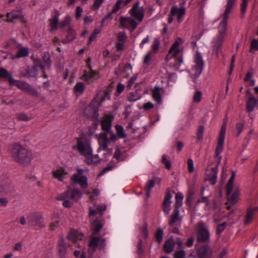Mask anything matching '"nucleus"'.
Here are the masks:
<instances>
[{
	"label": "nucleus",
	"mask_w": 258,
	"mask_h": 258,
	"mask_svg": "<svg viewBox=\"0 0 258 258\" xmlns=\"http://www.w3.org/2000/svg\"><path fill=\"white\" fill-rule=\"evenodd\" d=\"M154 56L152 51H149L144 56L143 64L144 67H148L151 63V61Z\"/></svg>",
	"instance_id": "33"
},
{
	"label": "nucleus",
	"mask_w": 258,
	"mask_h": 258,
	"mask_svg": "<svg viewBox=\"0 0 258 258\" xmlns=\"http://www.w3.org/2000/svg\"><path fill=\"white\" fill-rule=\"evenodd\" d=\"M79 238L78 232L74 229L71 230L70 232L67 235V238L69 240L75 241Z\"/></svg>",
	"instance_id": "42"
},
{
	"label": "nucleus",
	"mask_w": 258,
	"mask_h": 258,
	"mask_svg": "<svg viewBox=\"0 0 258 258\" xmlns=\"http://www.w3.org/2000/svg\"><path fill=\"white\" fill-rule=\"evenodd\" d=\"M204 132V126H203V125L200 126L198 129L197 133V138L199 140H201L203 139Z\"/></svg>",
	"instance_id": "56"
},
{
	"label": "nucleus",
	"mask_w": 258,
	"mask_h": 258,
	"mask_svg": "<svg viewBox=\"0 0 258 258\" xmlns=\"http://www.w3.org/2000/svg\"><path fill=\"white\" fill-rule=\"evenodd\" d=\"M182 42V39L178 38L169 49L165 58L166 62L174 70H178L180 66L183 61L182 52L179 49V46Z\"/></svg>",
	"instance_id": "3"
},
{
	"label": "nucleus",
	"mask_w": 258,
	"mask_h": 258,
	"mask_svg": "<svg viewBox=\"0 0 258 258\" xmlns=\"http://www.w3.org/2000/svg\"><path fill=\"white\" fill-rule=\"evenodd\" d=\"M226 35L227 32L226 30L218 28V34L213 38L212 41L213 52L215 53L217 57L222 52L221 46Z\"/></svg>",
	"instance_id": "7"
},
{
	"label": "nucleus",
	"mask_w": 258,
	"mask_h": 258,
	"mask_svg": "<svg viewBox=\"0 0 258 258\" xmlns=\"http://www.w3.org/2000/svg\"><path fill=\"white\" fill-rule=\"evenodd\" d=\"M130 17H125L121 16L120 18V24L122 28L126 29L131 26L133 31L135 30L138 24L142 22L144 18V10L142 6H140V2L137 1L129 10Z\"/></svg>",
	"instance_id": "1"
},
{
	"label": "nucleus",
	"mask_w": 258,
	"mask_h": 258,
	"mask_svg": "<svg viewBox=\"0 0 258 258\" xmlns=\"http://www.w3.org/2000/svg\"><path fill=\"white\" fill-rule=\"evenodd\" d=\"M7 22H12L14 20L16 19H20L23 22H25L24 17L22 15L21 11H13L10 13H8L7 15Z\"/></svg>",
	"instance_id": "24"
},
{
	"label": "nucleus",
	"mask_w": 258,
	"mask_h": 258,
	"mask_svg": "<svg viewBox=\"0 0 258 258\" xmlns=\"http://www.w3.org/2000/svg\"><path fill=\"white\" fill-rule=\"evenodd\" d=\"M226 225V222H224L222 224H219L216 228L217 234H220L225 229Z\"/></svg>",
	"instance_id": "58"
},
{
	"label": "nucleus",
	"mask_w": 258,
	"mask_h": 258,
	"mask_svg": "<svg viewBox=\"0 0 258 258\" xmlns=\"http://www.w3.org/2000/svg\"><path fill=\"white\" fill-rule=\"evenodd\" d=\"M77 149L80 155L85 157V160L88 156L92 155L93 150L91 147V140L87 137L79 138L76 145Z\"/></svg>",
	"instance_id": "5"
},
{
	"label": "nucleus",
	"mask_w": 258,
	"mask_h": 258,
	"mask_svg": "<svg viewBox=\"0 0 258 258\" xmlns=\"http://www.w3.org/2000/svg\"><path fill=\"white\" fill-rule=\"evenodd\" d=\"M185 13V8L183 6H181L180 8L176 6H174L170 10V15L171 16H176L178 22L181 23L182 21Z\"/></svg>",
	"instance_id": "14"
},
{
	"label": "nucleus",
	"mask_w": 258,
	"mask_h": 258,
	"mask_svg": "<svg viewBox=\"0 0 258 258\" xmlns=\"http://www.w3.org/2000/svg\"><path fill=\"white\" fill-rule=\"evenodd\" d=\"M70 21L71 17L69 15H67L64 17V20L61 23H60V27L62 28H63L64 27L68 25L70 23Z\"/></svg>",
	"instance_id": "57"
},
{
	"label": "nucleus",
	"mask_w": 258,
	"mask_h": 258,
	"mask_svg": "<svg viewBox=\"0 0 258 258\" xmlns=\"http://www.w3.org/2000/svg\"><path fill=\"white\" fill-rule=\"evenodd\" d=\"M179 210H174V213L170 216V219L169 221L170 226L173 227L175 223L178 224V226H180L181 219L179 217Z\"/></svg>",
	"instance_id": "27"
},
{
	"label": "nucleus",
	"mask_w": 258,
	"mask_h": 258,
	"mask_svg": "<svg viewBox=\"0 0 258 258\" xmlns=\"http://www.w3.org/2000/svg\"><path fill=\"white\" fill-rule=\"evenodd\" d=\"M76 38V33L75 31L72 30H70L68 32L66 39L63 40L62 41L63 43H66L68 42L72 41L74 40Z\"/></svg>",
	"instance_id": "45"
},
{
	"label": "nucleus",
	"mask_w": 258,
	"mask_h": 258,
	"mask_svg": "<svg viewBox=\"0 0 258 258\" xmlns=\"http://www.w3.org/2000/svg\"><path fill=\"white\" fill-rule=\"evenodd\" d=\"M28 224L30 226H37L43 228L45 225L43 220V216L40 212H34L29 214L27 217Z\"/></svg>",
	"instance_id": "10"
},
{
	"label": "nucleus",
	"mask_w": 258,
	"mask_h": 258,
	"mask_svg": "<svg viewBox=\"0 0 258 258\" xmlns=\"http://www.w3.org/2000/svg\"><path fill=\"white\" fill-rule=\"evenodd\" d=\"M215 210V213L214 215V221L216 222H219L223 219V217L220 216V214L221 212L219 209H216Z\"/></svg>",
	"instance_id": "54"
},
{
	"label": "nucleus",
	"mask_w": 258,
	"mask_h": 258,
	"mask_svg": "<svg viewBox=\"0 0 258 258\" xmlns=\"http://www.w3.org/2000/svg\"><path fill=\"white\" fill-rule=\"evenodd\" d=\"M185 252L183 250H180L175 252L174 258H184Z\"/></svg>",
	"instance_id": "60"
},
{
	"label": "nucleus",
	"mask_w": 258,
	"mask_h": 258,
	"mask_svg": "<svg viewBox=\"0 0 258 258\" xmlns=\"http://www.w3.org/2000/svg\"><path fill=\"white\" fill-rule=\"evenodd\" d=\"M175 244V242L173 239H170L165 241L163 246L165 252L166 253L171 252L174 249Z\"/></svg>",
	"instance_id": "31"
},
{
	"label": "nucleus",
	"mask_w": 258,
	"mask_h": 258,
	"mask_svg": "<svg viewBox=\"0 0 258 258\" xmlns=\"http://www.w3.org/2000/svg\"><path fill=\"white\" fill-rule=\"evenodd\" d=\"M88 66L90 70L88 72L87 71H84L82 79H83L87 84H89L92 83V79H94L95 77L97 76L98 72L92 70L89 64H88Z\"/></svg>",
	"instance_id": "20"
},
{
	"label": "nucleus",
	"mask_w": 258,
	"mask_h": 258,
	"mask_svg": "<svg viewBox=\"0 0 258 258\" xmlns=\"http://www.w3.org/2000/svg\"><path fill=\"white\" fill-rule=\"evenodd\" d=\"M142 97V95L137 91L130 92L127 96V100L130 102H135Z\"/></svg>",
	"instance_id": "38"
},
{
	"label": "nucleus",
	"mask_w": 258,
	"mask_h": 258,
	"mask_svg": "<svg viewBox=\"0 0 258 258\" xmlns=\"http://www.w3.org/2000/svg\"><path fill=\"white\" fill-rule=\"evenodd\" d=\"M253 50L258 51V41L255 39L252 40L251 43L250 51L252 52Z\"/></svg>",
	"instance_id": "61"
},
{
	"label": "nucleus",
	"mask_w": 258,
	"mask_h": 258,
	"mask_svg": "<svg viewBox=\"0 0 258 258\" xmlns=\"http://www.w3.org/2000/svg\"><path fill=\"white\" fill-rule=\"evenodd\" d=\"M165 90L163 87L155 86L151 90L152 97L158 104L162 103V95L164 94Z\"/></svg>",
	"instance_id": "17"
},
{
	"label": "nucleus",
	"mask_w": 258,
	"mask_h": 258,
	"mask_svg": "<svg viewBox=\"0 0 258 258\" xmlns=\"http://www.w3.org/2000/svg\"><path fill=\"white\" fill-rule=\"evenodd\" d=\"M213 253V250L208 245L201 247L198 251V256L200 258H211Z\"/></svg>",
	"instance_id": "22"
},
{
	"label": "nucleus",
	"mask_w": 258,
	"mask_h": 258,
	"mask_svg": "<svg viewBox=\"0 0 258 258\" xmlns=\"http://www.w3.org/2000/svg\"><path fill=\"white\" fill-rule=\"evenodd\" d=\"M105 245V240L98 237H92L90 239L89 246L94 250L95 248L98 247L99 248H103Z\"/></svg>",
	"instance_id": "18"
},
{
	"label": "nucleus",
	"mask_w": 258,
	"mask_h": 258,
	"mask_svg": "<svg viewBox=\"0 0 258 258\" xmlns=\"http://www.w3.org/2000/svg\"><path fill=\"white\" fill-rule=\"evenodd\" d=\"M59 216L57 213H54L52 219V222L49 224L50 230H54L59 226Z\"/></svg>",
	"instance_id": "32"
},
{
	"label": "nucleus",
	"mask_w": 258,
	"mask_h": 258,
	"mask_svg": "<svg viewBox=\"0 0 258 258\" xmlns=\"http://www.w3.org/2000/svg\"><path fill=\"white\" fill-rule=\"evenodd\" d=\"M163 230L162 229H158L155 233V238L157 242H161L163 238Z\"/></svg>",
	"instance_id": "51"
},
{
	"label": "nucleus",
	"mask_w": 258,
	"mask_h": 258,
	"mask_svg": "<svg viewBox=\"0 0 258 258\" xmlns=\"http://www.w3.org/2000/svg\"><path fill=\"white\" fill-rule=\"evenodd\" d=\"M121 69H123V72H128V73L125 74V77H128L132 73V66L130 63L127 64L125 66L123 64H120L118 67L119 71H121Z\"/></svg>",
	"instance_id": "40"
},
{
	"label": "nucleus",
	"mask_w": 258,
	"mask_h": 258,
	"mask_svg": "<svg viewBox=\"0 0 258 258\" xmlns=\"http://www.w3.org/2000/svg\"><path fill=\"white\" fill-rule=\"evenodd\" d=\"M14 160L23 166L30 164L33 155L30 151L19 143L14 144L11 150Z\"/></svg>",
	"instance_id": "2"
},
{
	"label": "nucleus",
	"mask_w": 258,
	"mask_h": 258,
	"mask_svg": "<svg viewBox=\"0 0 258 258\" xmlns=\"http://www.w3.org/2000/svg\"><path fill=\"white\" fill-rule=\"evenodd\" d=\"M85 169L77 168V172L74 173L71 180L75 184H78L82 188H86L88 187V178L84 173Z\"/></svg>",
	"instance_id": "9"
},
{
	"label": "nucleus",
	"mask_w": 258,
	"mask_h": 258,
	"mask_svg": "<svg viewBox=\"0 0 258 258\" xmlns=\"http://www.w3.org/2000/svg\"><path fill=\"white\" fill-rule=\"evenodd\" d=\"M43 61L47 67H50L51 64V61L50 59V55L47 52H45L43 57Z\"/></svg>",
	"instance_id": "52"
},
{
	"label": "nucleus",
	"mask_w": 258,
	"mask_h": 258,
	"mask_svg": "<svg viewBox=\"0 0 258 258\" xmlns=\"http://www.w3.org/2000/svg\"><path fill=\"white\" fill-rule=\"evenodd\" d=\"M117 139V137L113 133H110L109 138H108L106 133H100L98 138L99 147L97 152L99 153L101 151H105L108 148V144L111 142H115Z\"/></svg>",
	"instance_id": "8"
},
{
	"label": "nucleus",
	"mask_w": 258,
	"mask_h": 258,
	"mask_svg": "<svg viewBox=\"0 0 258 258\" xmlns=\"http://www.w3.org/2000/svg\"><path fill=\"white\" fill-rule=\"evenodd\" d=\"M154 107V105L150 102H148L145 103L143 106V108L145 110H148L153 108Z\"/></svg>",
	"instance_id": "64"
},
{
	"label": "nucleus",
	"mask_w": 258,
	"mask_h": 258,
	"mask_svg": "<svg viewBox=\"0 0 258 258\" xmlns=\"http://www.w3.org/2000/svg\"><path fill=\"white\" fill-rule=\"evenodd\" d=\"M29 50L27 47H21L14 58H19L21 57H26L28 55Z\"/></svg>",
	"instance_id": "35"
},
{
	"label": "nucleus",
	"mask_w": 258,
	"mask_h": 258,
	"mask_svg": "<svg viewBox=\"0 0 258 258\" xmlns=\"http://www.w3.org/2000/svg\"><path fill=\"white\" fill-rule=\"evenodd\" d=\"M82 12L83 9L80 6L77 7L75 12V18L77 20L79 19L81 17Z\"/></svg>",
	"instance_id": "59"
},
{
	"label": "nucleus",
	"mask_w": 258,
	"mask_h": 258,
	"mask_svg": "<svg viewBox=\"0 0 258 258\" xmlns=\"http://www.w3.org/2000/svg\"><path fill=\"white\" fill-rule=\"evenodd\" d=\"M225 132L226 124L224 123L221 126L218 140L224 141Z\"/></svg>",
	"instance_id": "53"
},
{
	"label": "nucleus",
	"mask_w": 258,
	"mask_h": 258,
	"mask_svg": "<svg viewBox=\"0 0 258 258\" xmlns=\"http://www.w3.org/2000/svg\"><path fill=\"white\" fill-rule=\"evenodd\" d=\"M258 211V207L250 206L247 209L246 215L245 217V224H249L253 219V217L255 214Z\"/></svg>",
	"instance_id": "21"
},
{
	"label": "nucleus",
	"mask_w": 258,
	"mask_h": 258,
	"mask_svg": "<svg viewBox=\"0 0 258 258\" xmlns=\"http://www.w3.org/2000/svg\"><path fill=\"white\" fill-rule=\"evenodd\" d=\"M160 45V41L158 38H155L153 44L151 46L152 49V52L154 53V54L156 53V52L159 49Z\"/></svg>",
	"instance_id": "48"
},
{
	"label": "nucleus",
	"mask_w": 258,
	"mask_h": 258,
	"mask_svg": "<svg viewBox=\"0 0 258 258\" xmlns=\"http://www.w3.org/2000/svg\"><path fill=\"white\" fill-rule=\"evenodd\" d=\"M244 127V124L242 123H237L235 127L233 129V133L236 136L239 137L240 133L242 132Z\"/></svg>",
	"instance_id": "43"
},
{
	"label": "nucleus",
	"mask_w": 258,
	"mask_h": 258,
	"mask_svg": "<svg viewBox=\"0 0 258 258\" xmlns=\"http://www.w3.org/2000/svg\"><path fill=\"white\" fill-rule=\"evenodd\" d=\"M30 85L25 82L19 81L16 82V86L20 89L27 92Z\"/></svg>",
	"instance_id": "44"
},
{
	"label": "nucleus",
	"mask_w": 258,
	"mask_h": 258,
	"mask_svg": "<svg viewBox=\"0 0 258 258\" xmlns=\"http://www.w3.org/2000/svg\"><path fill=\"white\" fill-rule=\"evenodd\" d=\"M155 181L154 180H150L146 185V195L148 197H150V190L154 186Z\"/></svg>",
	"instance_id": "47"
},
{
	"label": "nucleus",
	"mask_w": 258,
	"mask_h": 258,
	"mask_svg": "<svg viewBox=\"0 0 258 258\" xmlns=\"http://www.w3.org/2000/svg\"><path fill=\"white\" fill-rule=\"evenodd\" d=\"M238 195L239 192L236 191L228 197V201L226 203V205H227V208L228 209H230V206L228 205L229 204L233 205L237 201Z\"/></svg>",
	"instance_id": "34"
},
{
	"label": "nucleus",
	"mask_w": 258,
	"mask_h": 258,
	"mask_svg": "<svg viewBox=\"0 0 258 258\" xmlns=\"http://www.w3.org/2000/svg\"><path fill=\"white\" fill-rule=\"evenodd\" d=\"M123 0H117L111 10V13H116L121 8Z\"/></svg>",
	"instance_id": "46"
},
{
	"label": "nucleus",
	"mask_w": 258,
	"mask_h": 258,
	"mask_svg": "<svg viewBox=\"0 0 258 258\" xmlns=\"http://www.w3.org/2000/svg\"><path fill=\"white\" fill-rule=\"evenodd\" d=\"M115 129L117 135L119 138H125L126 137L124 128L121 125H116Z\"/></svg>",
	"instance_id": "41"
},
{
	"label": "nucleus",
	"mask_w": 258,
	"mask_h": 258,
	"mask_svg": "<svg viewBox=\"0 0 258 258\" xmlns=\"http://www.w3.org/2000/svg\"><path fill=\"white\" fill-rule=\"evenodd\" d=\"M105 1V0H95L91 7L92 9L93 10H97Z\"/></svg>",
	"instance_id": "50"
},
{
	"label": "nucleus",
	"mask_w": 258,
	"mask_h": 258,
	"mask_svg": "<svg viewBox=\"0 0 258 258\" xmlns=\"http://www.w3.org/2000/svg\"><path fill=\"white\" fill-rule=\"evenodd\" d=\"M57 248L59 257L60 258H64L66 254V249L63 238L60 239Z\"/></svg>",
	"instance_id": "30"
},
{
	"label": "nucleus",
	"mask_w": 258,
	"mask_h": 258,
	"mask_svg": "<svg viewBox=\"0 0 258 258\" xmlns=\"http://www.w3.org/2000/svg\"><path fill=\"white\" fill-rule=\"evenodd\" d=\"M104 94V97L101 96L100 97V95H101V92L99 93L97 97L94 98V99L91 102V103L84 109V115H85L87 117L90 118H97L99 114H98V108L95 106L94 104H95L96 102L97 101V99H98L99 102L98 103V104H100L104 100H105V97L107 96V93Z\"/></svg>",
	"instance_id": "6"
},
{
	"label": "nucleus",
	"mask_w": 258,
	"mask_h": 258,
	"mask_svg": "<svg viewBox=\"0 0 258 258\" xmlns=\"http://www.w3.org/2000/svg\"><path fill=\"white\" fill-rule=\"evenodd\" d=\"M89 213V217L90 221L92 223V229L95 233H98L102 229L103 222L101 220L96 219L98 212L96 210L93 209L92 207H90Z\"/></svg>",
	"instance_id": "13"
},
{
	"label": "nucleus",
	"mask_w": 258,
	"mask_h": 258,
	"mask_svg": "<svg viewBox=\"0 0 258 258\" xmlns=\"http://www.w3.org/2000/svg\"><path fill=\"white\" fill-rule=\"evenodd\" d=\"M235 176V175L234 172H232V175H231L230 178L229 179V180L228 182V183L227 184L226 192H227V196H229L231 194Z\"/></svg>",
	"instance_id": "37"
},
{
	"label": "nucleus",
	"mask_w": 258,
	"mask_h": 258,
	"mask_svg": "<svg viewBox=\"0 0 258 258\" xmlns=\"http://www.w3.org/2000/svg\"><path fill=\"white\" fill-rule=\"evenodd\" d=\"M101 160L103 161H106V158H100L98 155L97 154L94 155L92 154V155L88 156V157L86 158L85 162L88 165H91L97 163Z\"/></svg>",
	"instance_id": "29"
},
{
	"label": "nucleus",
	"mask_w": 258,
	"mask_h": 258,
	"mask_svg": "<svg viewBox=\"0 0 258 258\" xmlns=\"http://www.w3.org/2000/svg\"><path fill=\"white\" fill-rule=\"evenodd\" d=\"M236 0H228L225 10L223 15V19L218 26V28L227 30L228 19Z\"/></svg>",
	"instance_id": "12"
},
{
	"label": "nucleus",
	"mask_w": 258,
	"mask_h": 258,
	"mask_svg": "<svg viewBox=\"0 0 258 258\" xmlns=\"http://www.w3.org/2000/svg\"><path fill=\"white\" fill-rule=\"evenodd\" d=\"M195 64L192 66V71L193 75L198 78L201 74L204 66V61L201 53L198 51H196L194 55Z\"/></svg>",
	"instance_id": "11"
},
{
	"label": "nucleus",
	"mask_w": 258,
	"mask_h": 258,
	"mask_svg": "<svg viewBox=\"0 0 258 258\" xmlns=\"http://www.w3.org/2000/svg\"><path fill=\"white\" fill-rule=\"evenodd\" d=\"M8 72L4 68H0V78L6 79L9 76Z\"/></svg>",
	"instance_id": "62"
},
{
	"label": "nucleus",
	"mask_w": 258,
	"mask_h": 258,
	"mask_svg": "<svg viewBox=\"0 0 258 258\" xmlns=\"http://www.w3.org/2000/svg\"><path fill=\"white\" fill-rule=\"evenodd\" d=\"M52 177L58 180L62 181L68 175V171L63 167H59L51 171Z\"/></svg>",
	"instance_id": "16"
},
{
	"label": "nucleus",
	"mask_w": 258,
	"mask_h": 258,
	"mask_svg": "<svg viewBox=\"0 0 258 258\" xmlns=\"http://www.w3.org/2000/svg\"><path fill=\"white\" fill-rule=\"evenodd\" d=\"M202 96V92L198 91L196 92L193 97V101L195 102H200L201 101Z\"/></svg>",
	"instance_id": "55"
},
{
	"label": "nucleus",
	"mask_w": 258,
	"mask_h": 258,
	"mask_svg": "<svg viewBox=\"0 0 258 258\" xmlns=\"http://www.w3.org/2000/svg\"><path fill=\"white\" fill-rule=\"evenodd\" d=\"M37 71L36 67H28L25 76L27 78L35 77L37 75Z\"/></svg>",
	"instance_id": "36"
},
{
	"label": "nucleus",
	"mask_w": 258,
	"mask_h": 258,
	"mask_svg": "<svg viewBox=\"0 0 258 258\" xmlns=\"http://www.w3.org/2000/svg\"><path fill=\"white\" fill-rule=\"evenodd\" d=\"M71 194V199L75 201H78L80 200L82 196V194L81 190L78 188H74L71 192L68 190L63 192L61 196V200H64L69 197L70 194Z\"/></svg>",
	"instance_id": "15"
},
{
	"label": "nucleus",
	"mask_w": 258,
	"mask_h": 258,
	"mask_svg": "<svg viewBox=\"0 0 258 258\" xmlns=\"http://www.w3.org/2000/svg\"><path fill=\"white\" fill-rule=\"evenodd\" d=\"M223 144L224 141L218 140L215 151V157L217 158V163L213 167L208 166L207 169L206 180L212 185L215 184L217 182L218 166L222 159L220 154L223 150Z\"/></svg>",
	"instance_id": "4"
},
{
	"label": "nucleus",
	"mask_w": 258,
	"mask_h": 258,
	"mask_svg": "<svg viewBox=\"0 0 258 258\" xmlns=\"http://www.w3.org/2000/svg\"><path fill=\"white\" fill-rule=\"evenodd\" d=\"M210 239V233L207 229L200 228L197 234V239L200 242H208Z\"/></svg>",
	"instance_id": "19"
},
{
	"label": "nucleus",
	"mask_w": 258,
	"mask_h": 258,
	"mask_svg": "<svg viewBox=\"0 0 258 258\" xmlns=\"http://www.w3.org/2000/svg\"><path fill=\"white\" fill-rule=\"evenodd\" d=\"M171 198L172 195L170 194V191H167L166 192V195L164 198L163 203V209L164 212L167 215H168L169 214V212L171 210L170 206L171 204Z\"/></svg>",
	"instance_id": "23"
},
{
	"label": "nucleus",
	"mask_w": 258,
	"mask_h": 258,
	"mask_svg": "<svg viewBox=\"0 0 258 258\" xmlns=\"http://www.w3.org/2000/svg\"><path fill=\"white\" fill-rule=\"evenodd\" d=\"M187 166H188V171L189 172H192L194 171V162L190 158L188 159L187 160Z\"/></svg>",
	"instance_id": "63"
},
{
	"label": "nucleus",
	"mask_w": 258,
	"mask_h": 258,
	"mask_svg": "<svg viewBox=\"0 0 258 258\" xmlns=\"http://www.w3.org/2000/svg\"><path fill=\"white\" fill-rule=\"evenodd\" d=\"M258 104V98H255L252 94H250V97L246 102V109L248 112H251L253 111L255 107Z\"/></svg>",
	"instance_id": "26"
},
{
	"label": "nucleus",
	"mask_w": 258,
	"mask_h": 258,
	"mask_svg": "<svg viewBox=\"0 0 258 258\" xmlns=\"http://www.w3.org/2000/svg\"><path fill=\"white\" fill-rule=\"evenodd\" d=\"M59 15V12L56 11L55 14L53 17L48 20L50 31L51 32L55 31L58 28Z\"/></svg>",
	"instance_id": "25"
},
{
	"label": "nucleus",
	"mask_w": 258,
	"mask_h": 258,
	"mask_svg": "<svg viewBox=\"0 0 258 258\" xmlns=\"http://www.w3.org/2000/svg\"><path fill=\"white\" fill-rule=\"evenodd\" d=\"M85 89V86L82 82H77L74 87V90L77 94H82Z\"/></svg>",
	"instance_id": "39"
},
{
	"label": "nucleus",
	"mask_w": 258,
	"mask_h": 258,
	"mask_svg": "<svg viewBox=\"0 0 258 258\" xmlns=\"http://www.w3.org/2000/svg\"><path fill=\"white\" fill-rule=\"evenodd\" d=\"M16 118L20 121H27L30 119V117L24 113H21L16 115Z\"/></svg>",
	"instance_id": "49"
},
{
	"label": "nucleus",
	"mask_w": 258,
	"mask_h": 258,
	"mask_svg": "<svg viewBox=\"0 0 258 258\" xmlns=\"http://www.w3.org/2000/svg\"><path fill=\"white\" fill-rule=\"evenodd\" d=\"M113 117L110 116H105L101 123L102 129L106 132H109L111 128V122Z\"/></svg>",
	"instance_id": "28"
}]
</instances>
